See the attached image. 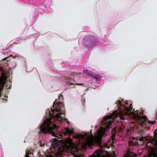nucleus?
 I'll list each match as a JSON object with an SVG mask.
<instances>
[{"label":"nucleus","instance_id":"7","mask_svg":"<svg viewBox=\"0 0 157 157\" xmlns=\"http://www.w3.org/2000/svg\"><path fill=\"white\" fill-rule=\"evenodd\" d=\"M19 57V55H17L15 57Z\"/></svg>","mask_w":157,"mask_h":157},{"label":"nucleus","instance_id":"3","mask_svg":"<svg viewBox=\"0 0 157 157\" xmlns=\"http://www.w3.org/2000/svg\"><path fill=\"white\" fill-rule=\"evenodd\" d=\"M89 41L87 42L86 47L88 48H90V45L94 44L96 40V38L93 36H90Z\"/></svg>","mask_w":157,"mask_h":157},{"label":"nucleus","instance_id":"2","mask_svg":"<svg viewBox=\"0 0 157 157\" xmlns=\"http://www.w3.org/2000/svg\"><path fill=\"white\" fill-rule=\"evenodd\" d=\"M83 72L87 75L90 76L95 78L97 81H99L101 79V76L98 74H93L92 71L86 70L83 71Z\"/></svg>","mask_w":157,"mask_h":157},{"label":"nucleus","instance_id":"9","mask_svg":"<svg viewBox=\"0 0 157 157\" xmlns=\"http://www.w3.org/2000/svg\"><path fill=\"white\" fill-rule=\"evenodd\" d=\"M82 85V84H80L79 85Z\"/></svg>","mask_w":157,"mask_h":157},{"label":"nucleus","instance_id":"8","mask_svg":"<svg viewBox=\"0 0 157 157\" xmlns=\"http://www.w3.org/2000/svg\"><path fill=\"white\" fill-rule=\"evenodd\" d=\"M7 98V97L6 96H5V98Z\"/></svg>","mask_w":157,"mask_h":157},{"label":"nucleus","instance_id":"6","mask_svg":"<svg viewBox=\"0 0 157 157\" xmlns=\"http://www.w3.org/2000/svg\"><path fill=\"white\" fill-rule=\"evenodd\" d=\"M6 89H10V86L9 87H7V86H6Z\"/></svg>","mask_w":157,"mask_h":157},{"label":"nucleus","instance_id":"4","mask_svg":"<svg viewBox=\"0 0 157 157\" xmlns=\"http://www.w3.org/2000/svg\"><path fill=\"white\" fill-rule=\"evenodd\" d=\"M66 81L67 85L70 86V88H73L75 87L74 81L72 79L69 78L66 80Z\"/></svg>","mask_w":157,"mask_h":157},{"label":"nucleus","instance_id":"5","mask_svg":"<svg viewBox=\"0 0 157 157\" xmlns=\"http://www.w3.org/2000/svg\"><path fill=\"white\" fill-rule=\"evenodd\" d=\"M33 150L32 149H28L26 150L25 157H29V155H31Z\"/></svg>","mask_w":157,"mask_h":157},{"label":"nucleus","instance_id":"1","mask_svg":"<svg viewBox=\"0 0 157 157\" xmlns=\"http://www.w3.org/2000/svg\"><path fill=\"white\" fill-rule=\"evenodd\" d=\"M9 59V58H7L2 61L0 64V82L4 85L6 84V80L10 75V70L17 66L15 62L10 61Z\"/></svg>","mask_w":157,"mask_h":157}]
</instances>
